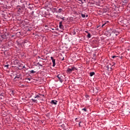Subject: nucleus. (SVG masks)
<instances>
[{"instance_id":"20e7f679","label":"nucleus","mask_w":130,"mask_h":130,"mask_svg":"<svg viewBox=\"0 0 130 130\" xmlns=\"http://www.w3.org/2000/svg\"><path fill=\"white\" fill-rule=\"evenodd\" d=\"M93 93H98V92H99L98 87L93 88Z\"/></svg>"},{"instance_id":"f8f14e48","label":"nucleus","mask_w":130,"mask_h":130,"mask_svg":"<svg viewBox=\"0 0 130 130\" xmlns=\"http://www.w3.org/2000/svg\"><path fill=\"white\" fill-rule=\"evenodd\" d=\"M128 2V0H122V2L124 4H126Z\"/></svg>"},{"instance_id":"393cba45","label":"nucleus","mask_w":130,"mask_h":130,"mask_svg":"<svg viewBox=\"0 0 130 130\" xmlns=\"http://www.w3.org/2000/svg\"><path fill=\"white\" fill-rule=\"evenodd\" d=\"M86 33H87L88 34L89 32H88V31H85Z\"/></svg>"},{"instance_id":"dca6fc26","label":"nucleus","mask_w":130,"mask_h":130,"mask_svg":"<svg viewBox=\"0 0 130 130\" xmlns=\"http://www.w3.org/2000/svg\"><path fill=\"white\" fill-rule=\"evenodd\" d=\"M81 17L82 18H85L86 17V15H85V14H81Z\"/></svg>"},{"instance_id":"7c9ffc66","label":"nucleus","mask_w":130,"mask_h":130,"mask_svg":"<svg viewBox=\"0 0 130 130\" xmlns=\"http://www.w3.org/2000/svg\"><path fill=\"white\" fill-rule=\"evenodd\" d=\"M79 1H82V0H79Z\"/></svg>"},{"instance_id":"39448f33","label":"nucleus","mask_w":130,"mask_h":130,"mask_svg":"<svg viewBox=\"0 0 130 130\" xmlns=\"http://www.w3.org/2000/svg\"><path fill=\"white\" fill-rule=\"evenodd\" d=\"M51 103V104H54V105H56L57 104V101L52 100Z\"/></svg>"},{"instance_id":"423d86ee","label":"nucleus","mask_w":130,"mask_h":130,"mask_svg":"<svg viewBox=\"0 0 130 130\" xmlns=\"http://www.w3.org/2000/svg\"><path fill=\"white\" fill-rule=\"evenodd\" d=\"M59 27L60 29H63V25H62V21H60L59 22Z\"/></svg>"},{"instance_id":"412c9836","label":"nucleus","mask_w":130,"mask_h":130,"mask_svg":"<svg viewBox=\"0 0 130 130\" xmlns=\"http://www.w3.org/2000/svg\"><path fill=\"white\" fill-rule=\"evenodd\" d=\"M112 57L113 58H115V57H116V56H112Z\"/></svg>"},{"instance_id":"f03ea898","label":"nucleus","mask_w":130,"mask_h":130,"mask_svg":"<svg viewBox=\"0 0 130 130\" xmlns=\"http://www.w3.org/2000/svg\"><path fill=\"white\" fill-rule=\"evenodd\" d=\"M57 78H58L60 83H62V77L61 76H60V75H58L57 76Z\"/></svg>"},{"instance_id":"ddd939ff","label":"nucleus","mask_w":130,"mask_h":130,"mask_svg":"<svg viewBox=\"0 0 130 130\" xmlns=\"http://www.w3.org/2000/svg\"><path fill=\"white\" fill-rule=\"evenodd\" d=\"M30 74H33L34 73H36V72L34 71V70H31L29 71Z\"/></svg>"},{"instance_id":"a211bd4d","label":"nucleus","mask_w":130,"mask_h":130,"mask_svg":"<svg viewBox=\"0 0 130 130\" xmlns=\"http://www.w3.org/2000/svg\"><path fill=\"white\" fill-rule=\"evenodd\" d=\"M5 68H7V69H9V64L6 65Z\"/></svg>"},{"instance_id":"c85d7f7f","label":"nucleus","mask_w":130,"mask_h":130,"mask_svg":"<svg viewBox=\"0 0 130 130\" xmlns=\"http://www.w3.org/2000/svg\"><path fill=\"white\" fill-rule=\"evenodd\" d=\"M52 30H54V29L53 28V29H52Z\"/></svg>"},{"instance_id":"c756f323","label":"nucleus","mask_w":130,"mask_h":130,"mask_svg":"<svg viewBox=\"0 0 130 130\" xmlns=\"http://www.w3.org/2000/svg\"><path fill=\"white\" fill-rule=\"evenodd\" d=\"M23 68H25V66H24Z\"/></svg>"},{"instance_id":"a878e982","label":"nucleus","mask_w":130,"mask_h":130,"mask_svg":"<svg viewBox=\"0 0 130 130\" xmlns=\"http://www.w3.org/2000/svg\"><path fill=\"white\" fill-rule=\"evenodd\" d=\"M63 59H64V58H63L62 59V60H63Z\"/></svg>"},{"instance_id":"4468645a","label":"nucleus","mask_w":130,"mask_h":130,"mask_svg":"<svg viewBox=\"0 0 130 130\" xmlns=\"http://www.w3.org/2000/svg\"><path fill=\"white\" fill-rule=\"evenodd\" d=\"M88 38H91V34L90 33H88L87 35Z\"/></svg>"},{"instance_id":"bb28decb","label":"nucleus","mask_w":130,"mask_h":130,"mask_svg":"<svg viewBox=\"0 0 130 130\" xmlns=\"http://www.w3.org/2000/svg\"><path fill=\"white\" fill-rule=\"evenodd\" d=\"M41 67H42V65H40Z\"/></svg>"},{"instance_id":"0eeeda50","label":"nucleus","mask_w":130,"mask_h":130,"mask_svg":"<svg viewBox=\"0 0 130 130\" xmlns=\"http://www.w3.org/2000/svg\"><path fill=\"white\" fill-rule=\"evenodd\" d=\"M82 111H84V112H88V110L86 108L81 109Z\"/></svg>"},{"instance_id":"9b49d317","label":"nucleus","mask_w":130,"mask_h":130,"mask_svg":"<svg viewBox=\"0 0 130 130\" xmlns=\"http://www.w3.org/2000/svg\"><path fill=\"white\" fill-rule=\"evenodd\" d=\"M20 74H19V75H17L16 76H15V79H20Z\"/></svg>"},{"instance_id":"cd10ccee","label":"nucleus","mask_w":130,"mask_h":130,"mask_svg":"<svg viewBox=\"0 0 130 130\" xmlns=\"http://www.w3.org/2000/svg\"><path fill=\"white\" fill-rule=\"evenodd\" d=\"M86 17H88V15H86Z\"/></svg>"},{"instance_id":"6ab92c4d","label":"nucleus","mask_w":130,"mask_h":130,"mask_svg":"<svg viewBox=\"0 0 130 130\" xmlns=\"http://www.w3.org/2000/svg\"><path fill=\"white\" fill-rule=\"evenodd\" d=\"M119 32L116 31V36H117V35H118Z\"/></svg>"},{"instance_id":"2eb2a0df","label":"nucleus","mask_w":130,"mask_h":130,"mask_svg":"<svg viewBox=\"0 0 130 130\" xmlns=\"http://www.w3.org/2000/svg\"><path fill=\"white\" fill-rule=\"evenodd\" d=\"M112 32L115 34V33H116V30H115V29H112Z\"/></svg>"},{"instance_id":"f3484780","label":"nucleus","mask_w":130,"mask_h":130,"mask_svg":"<svg viewBox=\"0 0 130 130\" xmlns=\"http://www.w3.org/2000/svg\"><path fill=\"white\" fill-rule=\"evenodd\" d=\"M32 101H33L35 103H36V102L37 101V100H35V99H31Z\"/></svg>"},{"instance_id":"b1692460","label":"nucleus","mask_w":130,"mask_h":130,"mask_svg":"<svg viewBox=\"0 0 130 130\" xmlns=\"http://www.w3.org/2000/svg\"><path fill=\"white\" fill-rule=\"evenodd\" d=\"M105 24H106V23L103 24L102 26V27H103L104 26H105Z\"/></svg>"},{"instance_id":"5701e85b","label":"nucleus","mask_w":130,"mask_h":130,"mask_svg":"<svg viewBox=\"0 0 130 130\" xmlns=\"http://www.w3.org/2000/svg\"><path fill=\"white\" fill-rule=\"evenodd\" d=\"M61 19H62V20H63V21L64 20V17H63Z\"/></svg>"},{"instance_id":"aec40b11","label":"nucleus","mask_w":130,"mask_h":130,"mask_svg":"<svg viewBox=\"0 0 130 130\" xmlns=\"http://www.w3.org/2000/svg\"><path fill=\"white\" fill-rule=\"evenodd\" d=\"M26 80H28V81H31V79L30 78H26Z\"/></svg>"},{"instance_id":"9d476101","label":"nucleus","mask_w":130,"mask_h":130,"mask_svg":"<svg viewBox=\"0 0 130 130\" xmlns=\"http://www.w3.org/2000/svg\"><path fill=\"white\" fill-rule=\"evenodd\" d=\"M61 12H62V9H61V8L59 9L58 10V12L61 13Z\"/></svg>"},{"instance_id":"1a4fd4ad","label":"nucleus","mask_w":130,"mask_h":130,"mask_svg":"<svg viewBox=\"0 0 130 130\" xmlns=\"http://www.w3.org/2000/svg\"><path fill=\"white\" fill-rule=\"evenodd\" d=\"M35 99H36V98H40V96H39V95L37 94L36 95V96L34 97Z\"/></svg>"},{"instance_id":"7ed1b4c3","label":"nucleus","mask_w":130,"mask_h":130,"mask_svg":"<svg viewBox=\"0 0 130 130\" xmlns=\"http://www.w3.org/2000/svg\"><path fill=\"white\" fill-rule=\"evenodd\" d=\"M51 59L53 62V67H55V59L52 56L51 57Z\"/></svg>"},{"instance_id":"6e6552de","label":"nucleus","mask_w":130,"mask_h":130,"mask_svg":"<svg viewBox=\"0 0 130 130\" xmlns=\"http://www.w3.org/2000/svg\"><path fill=\"white\" fill-rule=\"evenodd\" d=\"M89 74H90L89 76L90 77H93V76H94V75H95V73H94V72H90Z\"/></svg>"},{"instance_id":"f257e3e1","label":"nucleus","mask_w":130,"mask_h":130,"mask_svg":"<svg viewBox=\"0 0 130 130\" xmlns=\"http://www.w3.org/2000/svg\"><path fill=\"white\" fill-rule=\"evenodd\" d=\"M75 70H76V68L75 67H72L71 68H69L67 69V73H68V74H71V73H72V72H74V71H75Z\"/></svg>"},{"instance_id":"4be33fe9","label":"nucleus","mask_w":130,"mask_h":130,"mask_svg":"<svg viewBox=\"0 0 130 130\" xmlns=\"http://www.w3.org/2000/svg\"><path fill=\"white\" fill-rule=\"evenodd\" d=\"M81 123H82V121H80V122H79V125L80 126H81Z\"/></svg>"}]
</instances>
